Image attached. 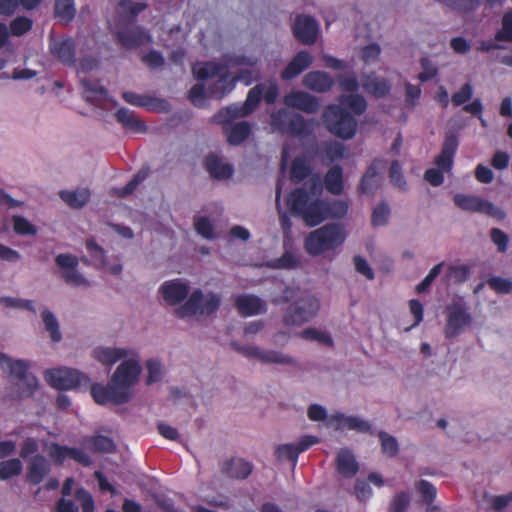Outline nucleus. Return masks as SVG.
I'll return each mask as SVG.
<instances>
[{"label":"nucleus","mask_w":512,"mask_h":512,"mask_svg":"<svg viewBox=\"0 0 512 512\" xmlns=\"http://www.w3.org/2000/svg\"><path fill=\"white\" fill-rule=\"evenodd\" d=\"M221 298L215 293H208L204 296L202 290L196 289L189 296L188 300L175 310L178 318H185L196 314L210 316L220 307Z\"/></svg>","instance_id":"nucleus-7"},{"label":"nucleus","mask_w":512,"mask_h":512,"mask_svg":"<svg viewBox=\"0 0 512 512\" xmlns=\"http://www.w3.org/2000/svg\"><path fill=\"white\" fill-rule=\"evenodd\" d=\"M163 299L170 305H176L185 300L189 293V286L180 279L164 282L160 287Z\"/></svg>","instance_id":"nucleus-23"},{"label":"nucleus","mask_w":512,"mask_h":512,"mask_svg":"<svg viewBox=\"0 0 512 512\" xmlns=\"http://www.w3.org/2000/svg\"><path fill=\"white\" fill-rule=\"evenodd\" d=\"M51 471L49 460L42 454H36L27 462L26 481L31 485L40 484Z\"/></svg>","instance_id":"nucleus-21"},{"label":"nucleus","mask_w":512,"mask_h":512,"mask_svg":"<svg viewBox=\"0 0 512 512\" xmlns=\"http://www.w3.org/2000/svg\"><path fill=\"white\" fill-rule=\"evenodd\" d=\"M235 306L244 317L262 314L267 310L266 302L253 294L239 295L235 300Z\"/></svg>","instance_id":"nucleus-24"},{"label":"nucleus","mask_w":512,"mask_h":512,"mask_svg":"<svg viewBox=\"0 0 512 512\" xmlns=\"http://www.w3.org/2000/svg\"><path fill=\"white\" fill-rule=\"evenodd\" d=\"M94 357L105 365H113L118 360L127 356V351L122 348H96Z\"/></svg>","instance_id":"nucleus-38"},{"label":"nucleus","mask_w":512,"mask_h":512,"mask_svg":"<svg viewBox=\"0 0 512 512\" xmlns=\"http://www.w3.org/2000/svg\"><path fill=\"white\" fill-rule=\"evenodd\" d=\"M85 447L94 453H113L116 450V444L112 438L104 435H93L83 439Z\"/></svg>","instance_id":"nucleus-33"},{"label":"nucleus","mask_w":512,"mask_h":512,"mask_svg":"<svg viewBox=\"0 0 512 512\" xmlns=\"http://www.w3.org/2000/svg\"><path fill=\"white\" fill-rule=\"evenodd\" d=\"M42 319L46 330L50 333L52 341L59 342L61 340V333L59 331V325L54 314L48 310L42 312Z\"/></svg>","instance_id":"nucleus-51"},{"label":"nucleus","mask_w":512,"mask_h":512,"mask_svg":"<svg viewBox=\"0 0 512 512\" xmlns=\"http://www.w3.org/2000/svg\"><path fill=\"white\" fill-rule=\"evenodd\" d=\"M60 198L71 208H82L90 200V191L87 188L75 191L63 190L59 192Z\"/></svg>","instance_id":"nucleus-37"},{"label":"nucleus","mask_w":512,"mask_h":512,"mask_svg":"<svg viewBox=\"0 0 512 512\" xmlns=\"http://www.w3.org/2000/svg\"><path fill=\"white\" fill-rule=\"evenodd\" d=\"M416 488L420 493L423 502L430 505L436 498L437 490L433 484L427 480H420Z\"/></svg>","instance_id":"nucleus-57"},{"label":"nucleus","mask_w":512,"mask_h":512,"mask_svg":"<svg viewBox=\"0 0 512 512\" xmlns=\"http://www.w3.org/2000/svg\"><path fill=\"white\" fill-rule=\"evenodd\" d=\"M473 93L472 85L470 83H465L457 92L452 94L451 102L455 107L464 105L472 99Z\"/></svg>","instance_id":"nucleus-56"},{"label":"nucleus","mask_w":512,"mask_h":512,"mask_svg":"<svg viewBox=\"0 0 512 512\" xmlns=\"http://www.w3.org/2000/svg\"><path fill=\"white\" fill-rule=\"evenodd\" d=\"M383 454L389 457H395L399 452L398 442L395 437L384 431L378 433Z\"/></svg>","instance_id":"nucleus-50"},{"label":"nucleus","mask_w":512,"mask_h":512,"mask_svg":"<svg viewBox=\"0 0 512 512\" xmlns=\"http://www.w3.org/2000/svg\"><path fill=\"white\" fill-rule=\"evenodd\" d=\"M120 45L126 49H133L151 43L150 34L142 27L135 26L120 30L116 33Z\"/></svg>","instance_id":"nucleus-20"},{"label":"nucleus","mask_w":512,"mask_h":512,"mask_svg":"<svg viewBox=\"0 0 512 512\" xmlns=\"http://www.w3.org/2000/svg\"><path fill=\"white\" fill-rule=\"evenodd\" d=\"M322 117L327 130L336 137L348 140L355 136L357 121L342 106L337 104L326 106Z\"/></svg>","instance_id":"nucleus-4"},{"label":"nucleus","mask_w":512,"mask_h":512,"mask_svg":"<svg viewBox=\"0 0 512 512\" xmlns=\"http://www.w3.org/2000/svg\"><path fill=\"white\" fill-rule=\"evenodd\" d=\"M205 168L208 173L216 179H228L233 174V167L230 164L223 163L217 155L210 154L205 159Z\"/></svg>","instance_id":"nucleus-31"},{"label":"nucleus","mask_w":512,"mask_h":512,"mask_svg":"<svg viewBox=\"0 0 512 512\" xmlns=\"http://www.w3.org/2000/svg\"><path fill=\"white\" fill-rule=\"evenodd\" d=\"M122 98L125 102L133 106L146 108L150 111H168L170 107L167 100L141 95L131 91L123 92Z\"/></svg>","instance_id":"nucleus-22"},{"label":"nucleus","mask_w":512,"mask_h":512,"mask_svg":"<svg viewBox=\"0 0 512 512\" xmlns=\"http://www.w3.org/2000/svg\"><path fill=\"white\" fill-rule=\"evenodd\" d=\"M337 421L340 427L348 430H356L358 432L368 433L371 432V425L369 422L364 421L356 416H337Z\"/></svg>","instance_id":"nucleus-42"},{"label":"nucleus","mask_w":512,"mask_h":512,"mask_svg":"<svg viewBox=\"0 0 512 512\" xmlns=\"http://www.w3.org/2000/svg\"><path fill=\"white\" fill-rule=\"evenodd\" d=\"M303 85L309 90L325 93L332 89L334 80L326 72L311 71L304 76Z\"/></svg>","instance_id":"nucleus-26"},{"label":"nucleus","mask_w":512,"mask_h":512,"mask_svg":"<svg viewBox=\"0 0 512 512\" xmlns=\"http://www.w3.org/2000/svg\"><path fill=\"white\" fill-rule=\"evenodd\" d=\"M141 370L142 368L137 361L133 359L125 360L112 375V383L121 387L124 391H130V388L138 382Z\"/></svg>","instance_id":"nucleus-16"},{"label":"nucleus","mask_w":512,"mask_h":512,"mask_svg":"<svg viewBox=\"0 0 512 512\" xmlns=\"http://www.w3.org/2000/svg\"><path fill=\"white\" fill-rule=\"evenodd\" d=\"M311 192L304 188L291 191L287 197V205L294 216L302 218L307 226L314 227L322 223L329 216L341 218L346 215L348 205L344 201H337L330 207L316 194L321 192V183L318 176L312 179Z\"/></svg>","instance_id":"nucleus-1"},{"label":"nucleus","mask_w":512,"mask_h":512,"mask_svg":"<svg viewBox=\"0 0 512 512\" xmlns=\"http://www.w3.org/2000/svg\"><path fill=\"white\" fill-rule=\"evenodd\" d=\"M146 369L148 372L146 384L151 385L161 380L162 367L161 363L156 359H149L146 362Z\"/></svg>","instance_id":"nucleus-61"},{"label":"nucleus","mask_w":512,"mask_h":512,"mask_svg":"<svg viewBox=\"0 0 512 512\" xmlns=\"http://www.w3.org/2000/svg\"><path fill=\"white\" fill-rule=\"evenodd\" d=\"M252 81L253 72L251 70L241 69L233 77H230L229 72H225L218 78V80L208 87V92L211 98L222 99L234 89L237 82L250 85Z\"/></svg>","instance_id":"nucleus-13"},{"label":"nucleus","mask_w":512,"mask_h":512,"mask_svg":"<svg viewBox=\"0 0 512 512\" xmlns=\"http://www.w3.org/2000/svg\"><path fill=\"white\" fill-rule=\"evenodd\" d=\"M336 470L344 478L354 477L358 470V462L353 453L346 449H340L336 456Z\"/></svg>","instance_id":"nucleus-27"},{"label":"nucleus","mask_w":512,"mask_h":512,"mask_svg":"<svg viewBox=\"0 0 512 512\" xmlns=\"http://www.w3.org/2000/svg\"><path fill=\"white\" fill-rule=\"evenodd\" d=\"M363 89L376 98H383L389 94L391 85L388 80L377 77L374 73L366 75L362 79Z\"/></svg>","instance_id":"nucleus-30"},{"label":"nucleus","mask_w":512,"mask_h":512,"mask_svg":"<svg viewBox=\"0 0 512 512\" xmlns=\"http://www.w3.org/2000/svg\"><path fill=\"white\" fill-rule=\"evenodd\" d=\"M446 325L444 334L447 339L460 335L471 325L472 316L463 300L453 301L445 308Z\"/></svg>","instance_id":"nucleus-11"},{"label":"nucleus","mask_w":512,"mask_h":512,"mask_svg":"<svg viewBox=\"0 0 512 512\" xmlns=\"http://www.w3.org/2000/svg\"><path fill=\"white\" fill-rule=\"evenodd\" d=\"M39 442L34 437H27L23 440L20 447V457L24 460H29L36 454H39Z\"/></svg>","instance_id":"nucleus-58"},{"label":"nucleus","mask_w":512,"mask_h":512,"mask_svg":"<svg viewBox=\"0 0 512 512\" xmlns=\"http://www.w3.org/2000/svg\"><path fill=\"white\" fill-rule=\"evenodd\" d=\"M264 93V84H257L251 88L242 105L233 104L220 109L215 115L219 123H230L232 120L250 115L260 104Z\"/></svg>","instance_id":"nucleus-8"},{"label":"nucleus","mask_w":512,"mask_h":512,"mask_svg":"<svg viewBox=\"0 0 512 512\" xmlns=\"http://www.w3.org/2000/svg\"><path fill=\"white\" fill-rule=\"evenodd\" d=\"M275 455L278 460H289L293 463V466L296 465L299 457V453L294 444H282L276 448Z\"/></svg>","instance_id":"nucleus-54"},{"label":"nucleus","mask_w":512,"mask_h":512,"mask_svg":"<svg viewBox=\"0 0 512 512\" xmlns=\"http://www.w3.org/2000/svg\"><path fill=\"white\" fill-rule=\"evenodd\" d=\"M292 115L286 109H278L270 115V125L274 131L285 134L289 118Z\"/></svg>","instance_id":"nucleus-46"},{"label":"nucleus","mask_w":512,"mask_h":512,"mask_svg":"<svg viewBox=\"0 0 512 512\" xmlns=\"http://www.w3.org/2000/svg\"><path fill=\"white\" fill-rule=\"evenodd\" d=\"M285 106L300 110L308 114H314L320 109L318 97L305 91H291L283 97Z\"/></svg>","instance_id":"nucleus-17"},{"label":"nucleus","mask_w":512,"mask_h":512,"mask_svg":"<svg viewBox=\"0 0 512 512\" xmlns=\"http://www.w3.org/2000/svg\"><path fill=\"white\" fill-rule=\"evenodd\" d=\"M194 226L197 233L202 237L206 239H212L214 237L213 224L207 217L201 216L196 218Z\"/></svg>","instance_id":"nucleus-62"},{"label":"nucleus","mask_w":512,"mask_h":512,"mask_svg":"<svg viewBox=\"0 0 512 512\" xmlns=\"http://www.w3.org/2000/svg\"><path fill=\"white\" fill-rule=\"evenodd\" d=\"M81 85L84 88L83 95L88 102L94 103L105 98L107 95V90L99 83L91 82L88 79H82Z\"/></svg>","instance_id":"nucleus-40"},{"label":"nucleus","mask_w":512,"mask_h":512,"mask_svg":"<svg viewBox=\"0 0 512 512\" xmlns=\"http://www.w3.org/2000/svg\"><path fill=\"white\" fill-rule=\"evenodd\" d=\"M13 228L15 233L19 235H35L36 228L24 217H13Z\"/></svg>","instance_id":"nucleus-64"},{"label":"nucleus","mask_w":512,"mask_h":512,"mask_svg":"<svg viewBox=\"0 0 512 512\" xmlns=\"http://www.w3.org/2000/svg\"><path fill=\"white\" fill-rule=\"evenodd\" d=\"M495 41L512 43V9L502 18V27L495 34Z\"/></svg>","instance_id":"nucleus-49"},{"label":"nucleus","mask_w":512,"mask_h":512,"mask_svg":"<svg viewBox=\"0 0 512 512\" xmlns=\"http://www.w3.org/2000/svg\"><path fill=\"white\" fill-rule=\"evenodd\" d=\"M49 457L57 466L63 465L67 459H72L84 467H89L93 463L92 458L83 449L61 445L57 442L50 444Z\"/></svg>","instance_id":"nucleus-15"},{"label":"nucleus","mask_w":512,"mask_h":512,"mask_svg":"<svg viewBox=\"0 0 512 512\" xmlns=\"http://www.w3.org/2000/svg\"><path fill=\"white\" fill-rule=\"evenodd\" d=\"M310 122L301 114H292L289 118L285 134L293 137H308L312 133Z\"/></svg>","instance_id":"nucleus-35"},{"label":"nucleus","mask_w":512,"mask_h":512,"mask_svg":"<svg viewBox=\"0 0 512 512\" xmlns=\"http://www.w3.org/2000/svg\"><path fill=\"white\" fill-rule=\"evenodd\" d=\"M22 462L19 458H11L0 462V480H8L22 473Z\"/></svg>","instance_id":"nucleus-44"},{"label":"nucleus","mask_w":512,"mask_h":512,"mask_svg":"<svg viewBox=\"0 0 512 512\" xmlns=\"http://www.w3.org/2000/svg\"><path fill=\"white\" fill-rule=\"evenodd\" d=\"M298 265L299 260L296 258V256L293 253L286 251L282 254V256L273 260L272 267L276 269H293Z\"/></svg>","instance_id":"nucleus-60"},{"label":"nucleus","mask_w":512,"mask_h":512,"mask_svg":"<svg viewBox=\"0 0 512 512\" xmlns=\"http://www.w3.org/2000/svg\"><path fill=\"white\" fill-rule=\"evenodd\" d=\"M299 336L305 340L317 341L329 347H332L334 344L332 337L328 333L321 332L312 327L304 329L300 332Z\"/></svg>","instance_id":"nucleus-48"},{"label":"nucleus","mask_w":512,"mask_h":512,"mask_svg":"<svg viewBox=\"0 0 512 512\" xmlns=\"http://www.w3.org/2000/svg\"><path fill=\"white\" fill-rule=\"evenodd\" d=\"M56 264L63 269L64 281L72 286H88V281L77 271L78 258L71 254H59L55 258Z\"/></svg>","instance_id":"nucleus-18"},{"label":"nucleus","mask_w":512,"mask_h":512,"mask_svg":"<svg viewBox=\"0 0 512 512\" xmlns=\"http://www.w3.org/2000/svg\"><path fill=\"white\" fill-rule=\"evenodd\" d=\"M390 215V209L387 203L381 202L377 205L372 213V225L373 226H383L388 222V217Z\"/></svg>","instance_id":"nucleus-59"},{"label":"nucleus","mask_w":512,"mask_h":512,"mask_svg":"<svg viewBox=\"0 0 512 512\" xmlns=\"http://www.w3.org/2000/svg\"><path fill=\"white\" fill-rule=\"evenodd\" d=\"M150 174V167L143 166L134 176L133 178L120 189L119 196L127 197L131 195L136 188L141 184Z\"/></svg>","instance_id":"nucleus-45"},{"label":"nucleus","mask_w":512,"mask_h":512,"mask_svg":"<svg viewBox=\"0 0 512 512\" xmlns=\"http://www.w3.org/2000/svg\"><path fill=\"white\" fill-rule=\"evenodd\" d=\"M324 184L327 191L333 195H340L343 192V169L340 165H334L327 171Z\"/></svg>","instance_id":"nucleus-36"},{"label":"nucleus","mask_w":512,"mask_h":512,"mask_svg":"<svg viewBox=\"0 0 512 512\" xmlns=\"http://www.w3.org/2000/svg\"><path fill=\"white\" fill-rule=\"evenodd\" d=\"M489 287L497 293L508 294L512 291V281L499 276H493L487 281Z\"/></svg>","instance_id":"nucleus-63"},{"label":"nucleus","mask_w":512,"mask_h":512,"mask_svg":"<svg viewBox=\"0 0 512 512\" xmlns=\"http://www.w3.org/2000/svg\"><path fill=\"white\" fill-rule=\"evenodd\" d=\"M252 470V464L242 458H232L226 461L222 467L223 474L239 480L248 478Z\"/></svg>","instance_id":"nucleus-29"},{"label":"nucleus","mask_w":512,"mask_h":512,"mask_svg":"<svg viewBox=\"0 0 512 512\" xmlns=\"http://www.w3.org/2000/svg\"><path fill=\"white\" fill-rule=\"evenodd\" d=\"M457 207L465 211L480 212L485 200L470 195L456 194L453 198Z\"/></svg>","instance_id":"nucleus-41"},{"label":"nucleus","mask_w":512,"mask_h":512,"mask_svg":"<svg viewBox=\"0 0 512 512\" xmlns=\"http://www.w3.org/2000/svg\"><path fill=\"white\" fill-rule=\"evenodd\" d=\"M459 141L454 133H447L442 145L441 153L435 159L437 168L427 169L424 179L432 186H439L444 181L443 172H450L453 167L454 157L458 150Z\"/></svg>","instance_id":"nucleus-5"},{"label":"nucleus","mask_w":512,"mask_h":512,"mask_svg":"<svg viewBox=\"0 0 512 512\" xmlns=\"http://www.w3.org/2000/svg\"><path fill=\"white\" fill-rule=\"evenodd\" d=\"M346 240L344 228L336 223H328L311 231L304 240L305 251L311 256H319L340 247Z\"/></svg>","instance_id":"nucleus-2"},{"label":"nucleus","mask_w":512,"mask_h":512,"mask_svg":"<svg viewBox=\"0 0 512 512\" xmlns=\"http://www.w3.org/2000/svg\"><path fill=\"white\" fill-rule=\"evenodd\" d=\"M55 14L60 19L70 22L76 14L74 0H56Z\"/></svg>","instance_id":"nucleus-47"},{"label":"nucleus","mask_w":512,"mask_h":512,"mask_svg":"<svg viewBox=\"0 0 512 512\" xmlns=\"http://www.w3.org/2000/svg\"><path fill=\"white\" fill-rule=\"evenodd\" d=\"M0 367L4 372L8 373L10 377L25 384V389L21 391L20 397L32 396L34 391L38 388L37 378L28 373V362L21 359L12 360L5 353L0 352Z\"/></svg>","instance_id":"nucleus-9"},{"label":"nucleus","mask_w":512,"mask_h":512,"mask_svg":"<svg viewBox=\"0 0 512 512\" xmlns=\"http://www.w3.org/2000/svg\"><path fill=\"white\" fill-rule=\"evenodd\" d=\"M91 396L94 401L99 405H105L112 403L115 405H121L129 402L131 399V391H124L121 387H117L112 381L104 386L98 383L91 385Z\"/></svg>","instance_id":"nucleus-14"},{"label":"nucleus","mask_w":512,"mask_h":512,"mask_svg":"<svg viewBox=\"0 0 512 512\" xmlns=\"http://www.w3.org/2000/svg\"><path fill=\"white\" fill-rule=\"evenodd\" d=\"M258 59L253 56L237 55V54H224L222 62H204L197 64L193 67V73L198 80L205 81L213 77H221L228 69L237 66H256Z\"/></svg>","instance_id":"nucleus-3"},{"label":"nucleus","mask_w":512,"mask_h":512,"mask_svg":"<svg viewBox=\"0 0 512 512\" xmlns=\"http://www.w3.org/2000/svg\"><path fill=\"white\" fill-rule=\"evenodd\" d=\"M33 21L25 16H18L10 23V33L13 36H22L32 29Z\"/></svg>","instance_id":"nucleus-53"},{"label":"nucleus","mask_w":512,"mask_h":512,"mask_svg":"<svg viewBox=\"0 0 512 512\" xmlns=\"http://www.w3.org/2000/svg\"><path fill=\"white\" fill-rule=\"evenodd\" d=\"M320 310V301L306 293L291 303L283 315V324L287 327L301 326L314 319Z\"/></svg>","instance_id":"nucleus-6"},{"label":"nucleus","mask_w":512,"mask_h":512,"mask_svg":"<svg viewBox=\"0 0 512 512\" xmlns=\"http://www.w3.org/2000/svg\"><path fill=\"white\" fill-rule=\"evenodd\" d=\"M86 249L95 265L105 266V251L94 239L86 240Z\"/></svg>","instance_id":"nucleus-55"},{"label":"nucleus","mask_w":512,"mask_h":512,"mask_svg":"<svg viewBox=\"0 0 512 512\" xmlns=\"http://www.w3.org/2000/svg\"><path fill=\"white\" fill-rule=\"evenodd\" d=\"M46 382L57 390H70L87 386L89 377L77 369L55 368L45 371Z\"/></svg>","instance_id":"nucleus-10"},{"label":"nucleus","mask_w":512,"mask_h":512,"mask_svg":"<svg viewBox=\"0 0 512 512\" xmlns=\"http://www.w3.org/2000/svg\"><path fill=\"white\" fill-rule=\"evenodd\" d=\"M313 62L312 55L306 51L301 50L292 58L286 68L281 72V79L288 81L304 72Z\"/></svg>","instance_id":"nucleus-25"},{"label":"nucleus","mask_w":512,"mask_h":512,"mask_svg":"<svg viewBox=\"0 0 512 512\" xmlns=\"http://www.w3.org/2000/svg\"><path fill=\"white\" fill-rule=\"evenodd\" d=\"M115 117L117 121L121 123L122 126L127 130H131L137 133H143L147 129L145 122L138 119L134 112L127 108L122 107L118 109L115 114Z\"/></svg>","instance_id":"nucleus-34"},{"label":"nucleus","mask_w":512,"mask_h":512,"mask_svg":"<svg viewBox=\"0 0 512 512\" xmlns=\"http://www.w3.org/2000/svg\"><path fill=\"white\" fill-rule=\"evenodd\" d=\"M389 178L391 184L400 189V190H407V183L406 180L402 174V168L400 163L397 160L392 161L390 168H389Z\"/></svg>","instance_id":"nucleus-52"},{"label":"nucleus","mask_w":512,"mask_h":512,"mask_svg":"<svg viewBox=\"0 0 512 512\" xmlns=\"http://www.w3.org/2000/svg\"><path fill=\"white\" fill-rule=\"evenodd\" d=\"M339 101L341 105L349 107L357 116L362 115L367 109V102L365 98L359 94L341 95Z\"/></svg>","instance_id":"nucleus-43"},{"label":"nucleus","mask_w":512,"mask_h":512,"mask_svg":"<svg viewBox=\"0 0 512 512\" xmlns=\"http://www.w3.org/2000/svg\"><path fill=\"white\" fill-rule=\"evenodd\" d=\"M251 130V125L247 121H240L224 127L227 142L233 146L243 143L250 136Z\"/></svg>","instance_id":"nucleus-32"},{"label":"nucleus","mask_w":512,"mask_h":512,"mask_svg":"<svg viewBox=\"0 0 512 512\" xmlns=\"http://www.w3.org/2000/svg\"><path fill=\"white\" fill-rule=\"evenodd\" d=\"M50 50L61 63L68 66L75 64V43L72 38L55 41L51 44Z\"/></svg>","instance_id":"nucleus-28"},{"label":"nucleus","mask_w":512,"mask_h":512,"mask_svg":"<svg viewBox=\"0 0 512 512\" xmlns=\"http://www.w3.org/2000/svg\"><path fill=\"white\" fill-rule=\"evenodd\" d=\"M232 347L242 355L248 358L258 359L260 362L265 364H285V365H296V360L287 354L275 350H264L257 346H242L236 342H233Z\"/></svg>","instance_id":"nucleus-12"},{"label":"nucleus","mask_w":512,"mask_h":512,"mask_svg":"<svg viewBox=\"0 0 512 512\" xmlns=\"http://www.w3.org/2000/svg\"><path fill=\"white\" fill-rule=\"evenodd\" d=\"M292 31L295 38L302 44L312 45L317 38L318 24L311 16L298 15L295 18Z\"/></svg>","instance_id":"nucleus-19"},{"label":"nucleus","mask_w":512,"mask_h":512,"mask_svg":"<svg viewBox=\"0 0 512 512\" xmlns=\"http://www.w3.org/2000/svg\"><path fill=\"white\" fill-rule=\"evenodd\" d=\"M312 171L310 164L302 156L293 159L290 167V178L293 182L299 183L307 178Z\"/></svg>","instance_id":"nucleus-39"}]
</instances>
